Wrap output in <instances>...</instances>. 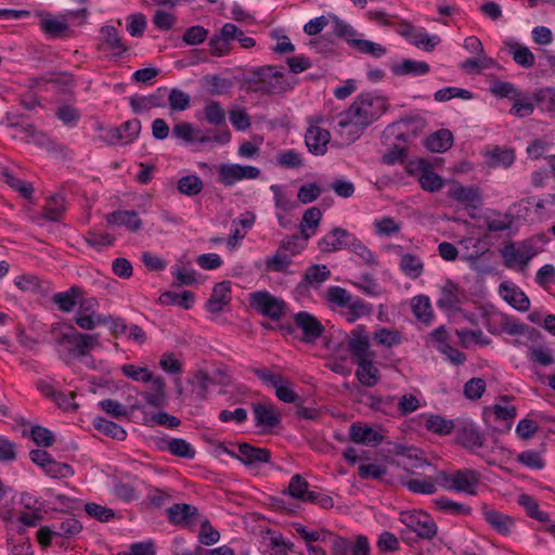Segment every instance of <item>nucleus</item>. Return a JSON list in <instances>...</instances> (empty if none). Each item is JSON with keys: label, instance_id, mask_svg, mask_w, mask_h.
Instances as JSON below:
<instances>
[{"label": "nucleus", "instance_id": "nucleus-9", "mask_svg": "<svg viewBox=\"0 0 555 555\" xmlns=\"http://www.w3.org/2000/svg\"><path fill=\"white\" fill-rule=\"evenodd\" d=\"M535 254L534 247L525 242L518 247H516L515 243L509 242L501 249L504 266L507 268H514L516 264H519L521 270L528 266L529 261Z\"/></svg>", "mask_w": 555, "mask_h": 555}, {"label": "nucleus", "instance_id": "nucleus-15", "mask_svg": "<svg viewBox=\"0 0 555 555\" xmlns=\"http://www.w3.org/2000/svg\"><path fill=\"white\" fill-rule=\"evenodd\" d=\"M456 440L466 449L473 450L483 446V435L478 430L472 422H457L455 426Z\"/></svg>", "mask_w": 555, "mask_h": 555}, {"label": "nucleus", "instance_id": "nucleus-16", "mask_svg": "<svg viewBox=\"0 0 555 555\" xmlns=\"http://www.w3.org/2000/svg\"><path fill=\"white\" fill-rule=\"evenodd\" d=\"M351 237H353V234L343 228L336 227L319 241L318 246L322 253L346 249L349 247Z\"/></svg>", "mask_w": 555, "mask_h": 555}, {"label": "nucleus", "instance_id": "nucleus-42", "mask_svg": "<svg viewBox=\"0 0 555 555\" xmlns=\"http://www.w3.org/2000/svg\"><path fill=\"white\" fill-rule=\"evenodd\" d=\"M513 60L524 68H530L534 65V54L529 48L519 44L518 42H507Z\"/></svg>", "mask_w": 555, "mask_h": 555}, {"label": "nucleus", "instance_id": "nucleus-2", "mask_svg": "<svg viewBox=\"0 0 555 555\" xmlns=\"http://www.w3.org/2000/svg\"><path fill=\"white\" fill-rule=\"evenodd\" d=\"M399 520L406 527L400 531L401 540L413 544L417 539L431 540L437 534V525L433 517L423 511H403Z\"/></svg>", "mask_w": 555, "mask_h": 555}, {"label": "nucleus", "instance_id": "nucleus-35", "mask_svg": "<svg viewBox=\"0 0 555 555\" xmlns=\"http://www.w3.org/2000/svg\"><path fill=\"white\" fill-rule=\"evenodd\" d=\"M93 426L100 433L118 441H124L127 437V433L121 426L104 417L94 418Z\"/></svg>", "mask_w": 555, "mask_h": 555}, {"label": "nucleus", "instance_id": "nucleus-10", "mask_svg": "<svg viewBox=\"0 0 555 555\" xmlns=\"http://www.w3.org/2000/svg\"><path fill=\"white\" fill-rule=\"evenodd\" d=\"M408 171L410 173L420 172L418 182L424 191L433 193L443 186V179L433 171V165L424 158L410 163Z\"/></svg>", "mask_w": 555, "mask_h": 555}, {"label": "nucleus", "instance_id": "nucleus-26", "mask_svg": "<svg viewBox=\"0 0 555 555\" xmlns=\"http://www.w3.org/2000/svg\"><path fill=\"white\" fill-rule=\"evenodd\" d=\"M256 426L273 428L281 423V414L270 404L254 405Z\"/></svg>", "mask_w": 555, "mask_h": 555}, {"label": "nucleus", "instance_id": "nucleus-28", "mask_svg": "<svg viewBox=\"0 0 555 555\" xmlns=\"http://www.w3.org/2000/svg\"><path fill=\"white\" fill-rule=\"evenodd\" d=\"M331 275L330 269L325 264L310 266L299 283V287L308 289L310 286L318 287Z\"/></svg>", "mask_w": 555, "mask_h": 555}, {"label": "nucleus", "instance_id": "nucleus-46", "mask_svg": "<svg viewBox=\"0 0 555 555\" xmlns=\"http://www.w3.org/2000/svg\"><path fill=\"white\" fill-rule=\"evenodd\" d=\"M348 347L353 357L358 359V361L361 359H366L369 356V339L359 331L352 332V337L348 341Z\"/></svg>", "mask_w": 555, "mask_h": 555}, {"label": "nucleus", "instance_id": "nucleus-37", "mask_svg": "<svg viewBox=\"0 0 555 555\" xmlns=\"http://www.w3.org/2000/svg\"><path fill=\"white\" fill-rule=\"evenodd\" d=\"M99 344V334L90 335L80 333L76 346L69 347L68 353L78 358L85 357Z\"/></svg>", "mask_w": 555, "mask_h": 555}, {"label": "nucleus", "instance_id": "nucleus-32", "mask_svg": "<svg viewBox=\"0 0 555 555\" xmlns=\"http://www.w3.org/2000/svg\"><path fill=\"white\" fill-rule=\"evenodd\" d=\"M321 218L322 212L318 207H311L305 211L300 222V234L304 236V240L311 237L318 229Z\"/></svg>", "mask_w": 555, "mask_h": 555}, {"label": "nucleus", "instance_id": "nucleus-39", "mask_svg": "<svg viewBox=\"0 0 555 555\" xmlns=\"http://www.w3.org/2000/svg\"><path fill=\"white\" fill-rule=\"evenodd\" d=\"M64 197L60 194H54L49 197V203L43 207L41 216L49 221H59L64 211Z\"/></svg>", "mask_w": 555, "mask_h": 555}, {"label": "nucleus", "instance_id": "nucleus-60", "mask_svg": "<svg viewBox=\"0 0 555 555\" xmlns=\"http://www.w3.org/2000/svg\"><path fill=\"white\" fill-rule=\"evenodd\" d=\"M348 249L358 255L363 260L364 263L369 266L377 264V261L373 253L354 235L353 237L350 238Z\"/></svg>", "mask_w": 555, "mask_h": 555}, {"label": "nucleus", "instance_id": "nucleus-7", "mask_svg": "<svg viewBox=\"0 0 555 555\" xmlns=\"http://www.w3.org/2000/svg\"><path fill=\"white\" fill-rule=\"evenodd\" d=\"M253 372L264 383H269L275 389L279 400L286 403H297L299 396L292 388V383L281 374H272L267 369H253Z\"/></svg>", "mask_w": 555, "mask_h": 555}, {"label": "nucleus", "instance_id": "nucleus-55", "mask_svg": "<svg viewBox=\"0 0 555 555\" xmlns=\"http://www.w3.org/2000/svg\"><path fill=\"white\" fill-rule=\"evenodd\" d=\"M41 30L50 37H63L68 30V24L66 22L56 18H43L40 22Z\"/></svg>", "mask_w": 555, "mask_h": 555}, {"label": "nucleus", "instance_id": "nucleus-13", "mask_svg": "<svg viewBox=\"0 0 555 555\" xmlns=\"http://www.w3.org/2000/svg\"><path fill=\"white\" fill-rule=\"evenodd\" d=\"M231 455L248 467H259L271 460L270 450L254 447L248 442L240 443L238 453H231Z\"/></svg>", "mask_w": 555, "mask_h": 555}, {"label": "nucleus", "instance_id": "nucleus-59", "mask_svg": "<svg viewBox=\"0 0 555 555\" xmlns=\"http://www.w3.org/2000/svg\"><path fill=\"white\" fill-rule=\"evenodd\" d=\"M351 47L361 53L370 54L374 57H382L387 51L384 46L365 39L352 41Z\"/></svg>", "mask_w": 555, "mask_h": 555}, {"label": "nucleus", "instance_id": "nucleus-1", "mask_svg": "<svg viewBox=\"0 0 555 555\" xmlns=\"http://www.w3.org/2000/svg\"><path fill=\"white\" fill-rule=\"evenodd\" d=\"M386 109L387 101L385 98L373 95L372 93L358 95L349 108L337 116L339 135L346 137V140L349 142H353Z\"/></svg>", "mask_w": 555, "mask_h": 555}, {"label": "nucleus", "instance_id": "nucleus-56", "mask_svg": "<svg viewBox=\"0 0 555 555\" xmlns=\"http://www.w3.org/2000/svg\"><path fill=\"white\" fill-rule=\"evenodd\" d=\"M2 176L4 182L10 185L13 190L21 193V195L25 198H30L34 193V188L30 183L25 182L14 175H12L9 170H3Z\"/></svg>", "mask_w": 555, "mask_h": 555}, {"label": "nucleus", "instance_id": "nucleus-30", "mask_svg": "<svg viewBox=\"0 0 555 555\" xmlns=\"http://www.w3.org/2000/svg\"><path fill=\"white\" fill-rule=\"evenodd\" d=\"M429 65L426 62L414 61L411 59H404L401 63L395 64L391 67L393 75L406 76V75H426L429 72Z\"/></svg>", "mask_w": 555, "mask_h": 555}, {"label": "nucleus", "instance_id": "nucleus-38", "mask_svg": "<svg viewBox=\"0 0 555 555\" xmlns=\"http://www.w3.org/2000/svg\"><path fill=\"white\" fill-rule=\"evenodd\" d=\"M359 367L356 372V375L359 379V382L367 387L374 386L377 380V373L378 370L374 366L372 361L367 359H361L358 361Z\"/></svg>", "mask_w": 555, "mask_h": 555}, {"label": "nucleus", "instance_id": "nucleus-3", "mask_svg": "<svg viewBox=\"0 0 555 555\" xmlns=\"http://www.w3.org/2000/svg\"><path fill=\"white\" fill-rule=\"evenodd\" d=\"M247 82L250 85L251 90L268 94H281L293 88L285 80L284 74L271 65L251 70Z\"/></svg>", "mask_w": 555, "mask_h": 555}, {"label": "nucleus", "instance_id": "nucleus-52", "mask_svg": "<svg viewBox=\"0 0 555 555\" xmlns=\"http://www.w3.org/2000/svg\"><path fill=\"white\" fill-rule=\"evenodd\" d=\"M537 105L542 109L555 114V89L544 88L533 93Z\"/></svg>", "mask_w": 555, "mask_h": 555}, {"label": "nucleus", "instance_id": "nucleus-19", "mask_svg": "<svg viewBox=\"0 0 555 555\" xmlns=\"http://www.w3.org/2000/svg\"><path fill=\"white\" fill-rule=\"evenodd\" d=\"M231 299V282L222 281L214 286L210 298L206 302V309L211 313L221 312Z\"/></svg>", "mask_w": 555, "mask_h": 555}, {"label": "nucleus", "instance_id": "nucleus-22", "mask_svg": "<svg viewBox=\"0 0 555 555\" xmlns=\"http://www.w3.org/2000/svg\"><path fill=\"white\" fill-rule=\"evenodd\" d=\"M350 440L366 446L379 444L384 436L367 425L354 423L349 428Z\"/></svg>", "mask_w": 555, "mask_h": 555}, {"label": "nucleus", "instance_id": "nucleus-27", "mask_svg": "<svg viewBox=\"0 0 555 555\" xmlns=\"http://www.w3.org/2000/svg\"><path fill=\"white\" fill-rule=\"evenodd\" d=\"M453 144V134L449 129H439L424 140L425 147L433 153H443Z\"/></svg>", "mask_w": 555, "mask_h": 555}, {"label": "nucleus", "instance_id": "nucleus-48", "mask_svg": "<svg viewBox=\"0 0 555 555\" xmlns=\"http://www.w3.org/2000/svg\"><path fill=\"white\" fill-rule=\"evenodd\" d=\"M308 487V481L301 475L296 474L291 478L287 492L291 496L306 502L309 492H311Z\"/></svg>", "mask_w": 555, "mask_h": 555}, {"label": "nucleus", "instance_id": "nucleus-45", "mask_svg": "<svg viewBox=\"0 0 555 555\" xmlns=\"http://www.w3.org/2000/svg\"><path fill=\"white\" fill-rule=\"evenodd\" d=\"M437 482H439L438 477L436 479L426 477L424 479H409L403 481V486L413 493L434 494L437 492Z\"/></svg>", "mask_w": 555, "mask_h": 555}, {"label": "nucleus", "instance_id": "nucleus-33", "mask_svg": "<svg viewBox=\"0 0 555 555\" xmlns=\"http://www.w3.org/2000/svg\"><path fill=\"white\" fill-rule=\"evenodd\" d=\"M425 417V427L427 430L437 435H448L455 429L456 423L453 420H447L441 415L429 414Z\"/></svg>", "mask_w": 555, "mask_h": 555}, {"label": "nucleus", "instance_id": "nucleus-4", "mask_svg": "<svg viewBox=\"0 0 555 555\" xmlns=\"http://www.w3.org/2000/svg\"><path fill=\"white\" fill-rule=\"evenodd\" d=\"M481 474L472 468H463L449 474L447 472L438 473L439 485L446 490L476 495L481 485Z\"/></svg>", "mask_w": 555, "mask_h": 555}, {"label": "nucleus", "instance_id": "nucleus-25", "mask_svg": "<svg viewBox=\"0 0 555 555\" xmlns=\"http://www.w3.org/2000/svg\"><path fill=\"white\" fill-rule=\"evenodd\" d=\"M197 515V507L185 503L173 504L167 508L169 522L177 526H188L190 520Z\"/></svg>", "mask_w": 555, "mask_h": 555}, {"label": "nucleus", "instance_id": "nucleus-64", "mask_svg": "<svg viewBox=\"0 0 555 555\" xmlns=\"http://www.w3.org/2000/svg\"><path fill=\"white\" fill-rule=\"evenodd\" d=\"M205 118L209 124L220 126L225 122V112L219 102L212 101L205 107Z\"/></svg>", "mask_w": 555, "mask_h": 555}, {"label": "nucleus", "instance_id": "nucleus-53", "mask_svg": "<svg viewBox=\"0 0 555 555\" xmlns=\"http://www.w3.org/2000/svg\"><path fill=\"white\" fill-rule=\"evenodd\" d=\"M514 104L509 111L511 114L517 117H527L531 115L534 111V99L533 96H524L522 94L516 96L514 100Z\"/></svg>", "mask_w": 555, "mask_h": 555}, {"label": "nucleus", "instance_id": "nucleus-50", "mask_svg": "<svg viewBox=\"0 0 555 555\" xmlns=\"http://www.w3.org/2000/svg\"><path fill=\"white\" fill-rule=\"evenodd\" d=\"M166 448L171 454L179 457L193 459L195 456V450L182 438H171L167 441Z\"/></svg>", "mask_w": 555, "mask_h": 555}, {"label": "nucleus", "instance_id": "nucleus-29", "mask_svg": "<svg viewBox=\"0 0 555 555\" xmlns=\"http://www.w3.org/2000/svg\"><path fill=\"white\" fill-rule=\"evenodd\" d=\"M83 292L79 286H72L66 292L54 294L52 301L57 305L61 311L69 312L78 304V298H80Z\"/></svg>", "mask_w": 555, "mask_h": 555}, {"label": "nucleus", "instance_id": "nucleus-62", "mask_svg": "<svg viewBox=\"0 0 555 555\" xmlns=\"http://www.w3.org/2000/svg\"><path fill=\"white\" fill-rule=\"evenodd\" d=\"M85 511L88 516L102 522L115 518V512L112 508L96 503H87L85 505Z\"/></svg>", "mask_w": 555, "mask_h": 555}, {"label": "nucleus", "instance_id": "nucleus-54", "mask_svg": "<svg viewBox=\"0 0 555 555\" xmlns=\"http://www.w3.org/2000/svg\"><path fill=\"white\" fill-rule=\"evenodd\" d=\"M334 34L346 40L348 44L352 46V41H356L357 30L348 23L340 20L338 16H332Z\"/></svg>", "mask_w": 555, "mask_h": 555}, {"label": "nucleus", "instance_id": "nucleus-20", "mask_svg": "<svg viewBox=\"0 0 555 555\" xmlns=\"http://www.w3.org/2000/svg\"><path fill=\"white\" fill-rule=\"evenodd\" d=\"M448 196L457 203L470 208H477L481 203V195L478 188L464 186L459 183H454L449 189Z\"/></svg>", "mask_w": 555, "mask_h": 555}, {"label": "nucleus", "instance_id": "nucleus-51", "mask_svg": "<svg viewBox=\"0 0 555 555\" xmlns=\"http://www.w3.org/2000/svg\"><path fill=\"white\" fill-rule=\"evenodd\" d=\"M203 181L195 175L184 176L178 181V190L188 196L197 195L203 190Z\"/></svg>", "mask_w": 555, "mask_h": 555}, {"label": "nucleus", "instance_id": "nucleus-17", "mask_svg": "<svg viewBox=\"0 0 555 555\" xmlns=\"http://www.w3.org/2000/svg\"><path fill=\"white\" fill-rule=\"evenodd\" d=\"M109 227L118 225L126 228L129 232H138L142 228V220L135 210L118 209L105 216Z\"/></svg>", "mask_w": 555, "mask_h": 555}, {"label": "nucleus", "instance_id": "nucleus-31", "mask_svg": "<svg viewBox=\"0 0 555 555\" xmlns=\"http://www.w3.org/2000/svg\"><path fill=\"white\" fill-rule=\"evenodd\" d=\"M162 305L179 306L185 310L192 308L195 296L191 291H184L181 294L175 292H165L159 298Z\"/></svg>", "mask_w": 555, "mask_h": 555}, {"label": "nucleus", "instance_id": "nucleus-12", "mask_svg": "<svg viewBox=\"0 0 555 555\" xmlns=\"http://www.w3.org/2000/svg\"><path fill=\"white\" fill-rule=\"evenodd\" d=\"M141 131V121L137 118L127 120L119 127L111 128L104 140L107 144H128L135 140Z\"/></svg>", "mask_w": 555, "mask_h": 555}, {"label": "nucleus", "instance_id": "nucleus-18", "mask_svg": "<svg viewBox=\"0 0 555 555\" xmlns=\"http://www.w3.org/2000/svg\"><path fill=\"white\" fill-rule=\"evenodd\" d=\"M236 29L229 26V24H224L218 33H216L209 39V48L211 55L220 57L227 55L232 50V41L233 36Z\"/></svg>", "mask_w": 555, "mask_h": 555}, {"label": "nucleus", "instance_id": "nucleus-24", "mask_svg": "<svg viewBox=\"0 0 555 555\" xmlns=\"http://www.w3.org/2000/svg\"><path fill=\"white\" fill-rule=\"evenodd\" d=\"M485 520L500 534L508 535L514 527V518L495 509L483 507Z\"/></svg>", "mask_w": 555, "mask_h": 555}, {"label": "nucleus", "instance_id": "nucleus-57", "mask_svg": "<svg viewBox=\"0 0 555 555\" xmlns=\"http://www.w3.org/2000/svg\"><path fill=\"white\" fill-rule=\"evenodd\" d=\"M325 544L330 547L331 555H348L349 539L328 532Z\"/></svg>", "mask_w": 555, "mask_h": 555}, {"label": "nucleus", "instance_id": "nucleus-40", "mask_svg": "<svg viewBox=\"0 0 555 555\" xmlns=\"http://www.w3.org/2000/svg\"><path fill=\"white\" fill-rule=\"evenodd\" d=\"M518 504L521 505L530 518L537 519L540 522H548L550 516L547 513L540 509L538 502L530 495L522 493L518 496Z\"/></svg>", "mask_w": 555, "mask_h": 555}, {"label": "nucleus", "instance_id": "nucleus-21", "mask_svg": "<svg viewBox=\"0 0 555 555\" xmlns=\"http://www.w3.org/2000/svg\"><path fill=\"white\" fill-rule=\"evenodd\" d=\"M331 134L327 130L315 125H311L306 132V145L314 155H323L326 152V145L330 142Z\"/></svg>", "mask_w": 555, "mask_h": 555}, {"label": "nucleus", "instance_id": "nucleus-6", "mask_svg": "<svg viewBox=\"0 0 555 555\" xmlns=\"http://www.w3.org/2000/svg\"><path fill=\"white\" fill-rule=\"evenodd\" d=\"M249 305L262 315L278 321L284 317L286 304L266 291H258L249 295Z\"/></svg>", "mask_w": 555, "mask_h": 555}, {"label": "nucleus", "instance_id": "nucleus-41", "mask_svg": "<svg viewBox=\"0 0 555 555\" xmlns=\"http://www.w3.org/2000/svg\"><path fill=\"white\" fill-rule=\"evenodd\" d=\"M349 292L340 286H331L326 289L323 298L332 307L347 308L351 300Z\"/></svg>", "mask_w": 555, "mask_h": 555}, {"label": "nucleus", "instance_id": "nucleus-34", "mask_svg": "<svg viewBox=\"0 0 555 555\" xmlns=\"http://www.w3.org/2000/svg\"><path fill=\"white\" fill-rule=\"evenodd\" d=\"M10 126L17 129L20 132L24 133L27 143H34L41 147H49L51 144V140L49 139V137L42 131H38L36 127L31 124L22 126L20 124L12 122Z\"/></svg>", "mask_w": 555, "mask_h": 555}, {"label": "nucleus", "instance_id": "nucleus-47", "mask_svg": "<svg viewBox=\"0 0 555 555\" xmlns=\"http://www.w3.org/2000/svg\"><path fill=\"white\" fill-rule=\"evenodd\" d=\"M412 310L415 318L425 323L429 324L433 319V310L429 298L426 296H417L412 300Z\"/></svg>", "mask_w": 555, "mask_h": 555}, {"label": "nucleus", "instance_id": "nucleus-5", "mask_svg": "<svg viewBox=\"0 0 555 555\" xmlns=\"http://www.w3.org/2000/svg\"><path fill=\"white\" fill-rule=\"evenodd\" d=\"M425 127L426 120L421 116L401 118L384 130L383 138L386 142H391L392 139L403 140L404 137L409 142L411 138L418 135Z\"/></svg>", "mask_w": 555, "mask_h": 555}, {"label": "nucleus", "instance_id": "nucleus-61", "mask_svg": "<svg viewBox=\"0 0 555 555\" xmlns=\"http://www.w3.org/2000/svg\"><path fill=\"white\" fill-rule=\"evenodd\" d=\"M52 478H66L74 474L68 464L56 462L53 457L42 468Z\"/></svg>", "mask_w": 555, "mask_h": 555}, {"label": "nucleus", "instance_id": "nucleus-14", "mask_svg": "<svg viewBox=\"0 0 555 555\" xmlns=\"http://www.w3.org/2000/svg\"><path fill=\"white\" fill-rule=\"evenodd\" d=\"M465 298V293L451 280H448L441 289L437 306L444 311H459Z\"/></svg>", "mask_w": 555, "mask_h": 555}, {"label": "nucleus", "instance_id": "nucleus-44", "mask_svg": "<svg viewBox=\"0 0 555 555\" xmlns=\"http://www.w3.org/2000/svg\"><path fill=\"white\" fill-rule=\"evenodd\" d=\"M400 269L405 275L416 279L423 273L424 263L417 256L404 254L400 258Z\"/></svg>", "mask_w": 555, "mask_h": 555}, {"label": "nucleus", "instance_id": "nucleus-23", "mask_svg": "<svg viewBox=\"0 0 555 555\" xmlns=\"http://www.w3.org/2000/svg\"><path fill=\"white\" fill-rule=\"evenodd\" d=\"M500 294L503 299L519 311H527L530 308V300L527 295L517 286L502 283Z\"/></svg>", "mask_w": 555, "mask_h": 555}, {"label": "nucleus", "instance_id": "nucleus-43", "mask_svg": "<svg viewBox=\"0 0 555 555\" xmlns=\"http://www.w3.org/2000/svg\"><path fill=\"white\" fill-rule=\"evenodd\" d=\"M391 146L387 153L383 155V163L387 165H393L397 162H403L408 153V141L403 137V140L392 139Z\"/></svg>", "mask_w": 555, "mask_h": 555}, {"label": "nucleus", "instance_id": "nucleus-36", "mask_svg": "<svg viewBox=\"0 0 555 555\" xmlns=\"http://www.w3.org/2000/svg\"><path fill=\"white\" fill-rule=\"evenodd\" d=\"M101 40L111 50H117L119 54L127 51V47L114 26L106 25L100 29Z\"/></svg>", "mask_w": 555, "mask_h": 555}, {"label": "nucleus", "instance_id": "nucleus-49", "mask_svg": "<svg viewBox=\"0 0 555 555\" xmlns=\"http://www.w3.org/2000/svg\"><path fill=\"white\" fill-rule=\"evenodd\" d=\"M436 507L451 515H468L472 508L465 504L454 502L448 498H439L434 501Z\"/></svg>", "mask_w": 555, "mask_h": 555}, {"label": "nucleus", "instance_id": "nucleus-63", "mask_svg": "<svg viewBox=\"0 0 555 555\" xmlns=\"http://www.w3.org/2000/svg\"><path fill=\"white\" fill-rule=\"evenodd\" d=\"M191 98L184 91L173 88L169 91L168 103L173 111H185L190 106Z\"/></svg>", "mask_w": 555, "mask_h": 555}, {"label": "nucleus", "instance_id": "nucleus-8", "mask_svg": "<svg viewBox=\"0 0 555 555\" xmlns=\"http://www.w3.org/2000/svg\"><path fill=\"white\" fill-rule=\"evenodd\" d=\"M260 170L254 166L223 164L218 168V181L225 186H232L243 179H257Z\"/></svg>", "mask_w": 555, "mask_h": 555}, {"label": "nucleus", "instance_id": "nucleus-11", "mask_svg": "<svg viewBox=\"0 0 555 555\" xmlns=\"http://www.w3.org/2000/svg\"><path fill=\"white\" fill-rule=\"evenodd\" d=\"M294 323L298 330L301 331L302 337L300 341L306 344H314L324 331V325L311 313L300 311L293 317Z\"/></svg>", "mask_w": 555, "mask_h": 555}, {"label": "nucleus", "instance_id": "nucleus-58", "mask_svg": "<svg viewBox=\"0 0 555 555\" xmlns=\"http://www.w3.org/2000/svg\"><path fill=\"white\" fill-rule=\"evenodd\" d=\"M490 91L498 98L514 100L516 96L521 95V91L517 89L512 82L508 81H495Z\"/></svg>", "mask_w": 555, "mask_h": 555}]
</instances>
